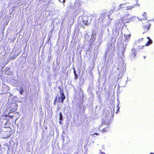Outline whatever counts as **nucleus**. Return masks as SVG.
Wrapping results in <instances>:
<instances>
[{
    "mask_svg": "<svg viewBox=\"0 0 154 154\" xmlns=\"http://www.w3.org/2000/svg\"><path fill=\"white\" fill-rule=\"evenodd\" d=\"M125 41H128L130 39L131 37V35L130 34H128V35H125Z\"/></svg>",
    "mask_w": 154,
    "mask_h": 154,
    "instance_id": "6e6552de",
    "label": "nucleus"
},
{
    "mask_svg": "<svg viewBox=\"0 0 154 154\" xmlns=\"http://www.w3.org/2000/svg\"><path fill=\"white\" fill-rule=\"evenodd\" d=\"M23 90L22 88H21V90L20 91V93L21 94H22V92H23Z\"/></svg>",
    "mask_w": 154,
    "mask_h": 154,
    "instance_id": "a211bd4d",
    "label": "nucleus"
},
{
    "mask_svg": "<svg viewBox=\"0 0 154 154\" xmlns=\"http://www.w3.org/2000/svg\"><path fill=\"white\" fill-rule=\"evenodd\" d=\"M73 72L74 74H75V73H76V72L74 68H73Z\"/></svg>",
    "mask_w": 154,
    "mask_h": 154,
    "instance_id": "aec40b11",
    "label": "nucleus"
},
{
    "mask_svg": "<svg viewBox=\"0 0 154 154\" xmlns=\"http://www.w3.org/2000/svg\"><path fill=\"white\" fill-rule=\"evenodd\" d=\"M109 130V127H106L104 128L102 130V131L103 133H104L106 132L107 131Z\"/></svg>",
    "mask_w": 154,
    "mask_h": 154,
    "instance_id": "9b49d317",
    "label": "nucleus"
},
{
    "mask_svg": "<svg viewBox=\"0 0 154 154\" xmlns=\"http://www.w3.org/2000/svg\"><path fill=\"white\" fill-rule=\"evenodd\" d=\"M59 88L60 90V96L58 97L57 96L56 97L53 102V104L54 105H55L57 102L63 103L64 100L66 99V96L63 92V90H61V88L59 87Z\"/></svg>",
    "mask_w": 154,
    "mask_h": 154,
    "instance_id": "f257e3e1",
    "label": "nucleus"
},
{
    "mask_svg": "<svg viewBox=\"0 0 154 154\" xmlns=\"http://www.w3.org/2000/svg\"><path fill=\"white\" fill-rule=\"evenodd\" d=\"M14 117V116L9 115V114H8V113H6L3 119V120L6 121V122L5 123V125H10L11 124V122H10V118L11 119V122H12L14 121L13 119H12Z\"/></svg>",
    "mask_w": 154,
    "mask_h": 154,
    "instance_id": "20e7f679",
    "label": "nucleus"
},
{
    "mask_svg": "<svg viewBox=\"0 0 154 154\" xmlns=\"http://www.w3.org/2000/svg\"><path fill=\"white\" fill-rule=\"evenodd\" d=\"M60 107H59V109H58V110H59L60 109Z\"/></svg>",
    "mask_w": 154,
    "mask_h": 154,
    "instance_id": "cd10ccee",
    "label": "nucleus"
},
{
    "mask_svg": "<svg viewBox=\"0 0 154 154\" xmlns=\"http://www.w3.org/2000/svg\"><path fill=\"white\" fill-rule=\"evenodd\" d=\"M149 154H154V153L150 152Z\"/></svg>",
    "mask_w": 154,
    "mask_h": 154,
    "instance_id": "393cba45",
    "label": "nucleus"
},
{
    "mask_svg": "<svg viewBox=\"0 0 154 154\" xmlns=\"http://www.w3.org/2000/svg\"><path fill=\"white\" fill-rule=\"evenodd\" d=\"M124 66V63L123 62L120 63V69H122V67Z\"/></svg>",
    "mask_w": 154,
    "mask_h": 154,
    "instance_id": "f8f14e48",
    "label": "nucleus"
},
{
    "mask_svg": "<svg viewBox=\"0 0 154 154\" xmlns=\"http://www.w3.org/2000/svg\"><path fill=\"white\" fill-rule=\"evenodd\" d=\"M105 16L103 14H101L100 15V17L98 19V20H100L101 21H103V20L104 18L105 17Z\"/></svg>",
    "mask_w": 154,
    "mask_h": 154,
    "instance_id": "9d476101",
    "label": "nucleus"
},
{
    "mask_svg": "<svg viewBox=\"0 0 154 154\" xmlns=\"http://www.w3.org/2000/svg\"><path fill=\"white\" fill-rule=\"evenodd\" d=\"M75 75V79H76L78 78V75L76 73H75L74 74Z\"/></svg>",
    "mask_w": 154,
    "mask_h": 154,
    "instance_id": "f3484780",
    "label": "nucleus"
},
{
    "mask_svg": "<svg viewBox=\"0 0 154 154\" xmlns=\"http://www.w3.org/2000/svg\"><path fill=\"white\" fill-rule=\"evenodd\" d=\"M80 11H80V8L79 9L78 8L77 9L75 10V12H77V13H80Z\"/></svg>",
    "mask_w": 154,
    "mask_h": 154,
    "instance_id": "4468645a",
    "label": "nucleus"
},
{
    "mask_svg": "<svg viewBox=\"0 0 154 154\" xmlns=\"http://www.w3.org/2000/svg\"><path fill=\"white\" fill-rule=\"evenodd\" d=\"M5 112H8V109H7V108H6V109Z\"/></svg>",
    "mask_w": 154,
    "mask_h": 154,
    "instance_id": "b1692460",
    "label": "nucleus"
},
{
    "mask_svg": "<svg viewBox=\"0 0 154 154\" xmlns=\"http://www.w3.org/2000/svg\"><path fill=\"white\" fill-rule=\"evenodd\" d=\"M2 131L3 132V136L5 138H8L11 136V134H10L11 128L9 127L4 128Z\"/></svg>",
    "mask_w": 154,
    "mask_h": 154,
    "instance_id": "7ed1b4c3",
    "label": "nucleus"
},
{
    "mask_svg": "<svg viewBox=\"0 0 154 154\" xmlns=\"http://www.w3.org/2000/svg\"><path fill=\"white\" fill-rule=\"evenodd\" d=\"M61 3H64L65 2L66 0H58Z\"/></svg>",
    "mask_w": 154,
    "mask_h": 154,
    "instance_id": "dca6fc26",
    "label": "nucleus"
},
{
    "mask_svg": "<svg viewBox=\"0 0 154 154\" xmlns=\"http://www.w3.org/2000/svg\"><path fill=\"white\" fill-rule=\"evenodd\" d=\"M150 20H149L146 22L145 23H143V29L146 31H147L150 28L151 24L149 23Z\"/></svg>",
    "mask_w": 154,
    "mask_h": 154,
    "instance_id": "39448f33",
    "label": "nucleus"
},
{
    "mask_svg": "<svg viewBox=\"0 0 154 154\" xmlns=\"http://www.w3.org/2000/svg\"><path fill=\"white\" fill-rule=\"evenodd\" d=\"M147 38L149 39V40L145 45L146 46H148L152 43V41L150 39L149 37H147Z\"/></svg>",
    "mask_w": 154,
    "mask_h": 154,
    "instance_id": "1a4fd4ad",
    "label": "nucleus"
},
{
    "mask_svg": "<svg viewBox=\"0 0 154 154\" xmlns=\"http://www.w3.org/2000/svg\"><path fill=\"white\" fill-rule=\"evenodd\" d=\"M144 47V45H142V46H141V48H142V47Z\"/></svg>",
    "mask_w": 154,
    "mask_h": 154,
    "instance_id": "bb28decb",
    "label": "nucleus"
},
{
    "mask_svg": "<svg viewBox=\"0 0 154 154\" xmlns=\"http://www.w3.org/2000/svg\"><path fill=\"white\" fill-rule=\"evenodd\" d=\"M136 3H135V6H140V4L138 3V1L136 0Z\"/></svg>",
    "mask_w": 154,
    "mask_h": 154,
    "instance_id": "2eb2a0df",
    "label": "nucleus"
},
{
    "mask_svg": "<svg viewBox=\"0 0 154 154\" xmlns=\"http://www.w3.org/2000/svg\"><path fill=\"white\" fill-rule=\"evenodd\" d=\"M17 109V104H14V105L12 106L11 109L10 110L9 112H8V114H9L10 113L14 111H16Z\"/></svg>",
    "mask_w": 154,
    "mask_h": 154,
    "instance_id": "423d86ee",
    "label": "nucleus"
},
{
    "mask_svg": "<svg viewBox=\"0 0 154 154\" xmlns=\"http://www.w3.org/2000/svg\"><path fill=\"white\" fill-rule=\"evenodd\" d=\"M61 121H60L59 122H60V123H61Z\"/></svg>",
    "mask_w": 154,
    "mask_h": 154,
    "instance_id": "c85d7f7f",
    "label": "nucleus"
},
{
    "mask_svg": "<svg viewBox=\"0 0 154 154\" xmlns=\"http://www.w3.org/2000/svg\"><path fill=\"white\" fill-rule=\"evenodd\" d=\"M101 153L102 154H105V153H104V152H101Z\"/></svg>",
    "mask_w": 154,
    "mask_h": 154,
    "instance_id": "a878e982",
    "label": "nucleus"
},
{
    "mask_svg": "<svg viewBox=\"0 0 154 154\" xmlns=\"http://www.w3.org/2000/svg\"><path fill=\"white\" fill-rule=\"evenodd\" d=\"M74 20H73V22H72V24H71V25H72L73 24V23H74Z\"/></svg>",
    "mask_w": 154,
    "mask_h": 154,
    "instance_id": "5701e85b",
    "label": "nucleus"
},
{
    "mask_svg": "<svg viewBox=\"0 0 154 154\" xmlns=\"http://www.w3.org/2000/svg\"><path fill=\"white\" fill-rule=\"evenodd\" d=\"M147 15L146 14L145 12H144L143 13L142 15V17L141 19H140V20H143L146 19L147 18Z\"/></svg>",
    "mask_w": 154,
    "mask_h": 154,
    "instance_id": "0eeeda50",
    "label": "nucleus"
},
{
    "mask_svg": "<svg viewBox=\"0 0 154 154\" xmlns=\"http://www.w3.org/2000/svg\"><path fill=\"white\" fill-rule=\"evenodd\" d=\"M123 48H124V50L122 51V53L123 54V52H125V51L126 47L124 48V47H123Z\"/></svg>",
    "mask_w": 154,
    "mask_h": 154,
    "instance_id": "6ab92c4d",
    "label": "nucleus"
},
{
    "mask_svg": "<svg viewBox=\"0 0 154 154\" xmlns=\"http://www.w3.org/2000/svg\"><path fill=\"white\" fill-rule=\"evenodd\" d=\"M99 135L100 134L97 133H95L93 135Z\"/></svg>",
    "mask_w": 154,
    "mask_h": 154,
    "instance_id": "412c9836",
    "label": "nucleus"
},
{
    "mask_svg": "<svg viewBox=\"0 0 154 154\" xmlns=\"http://www.w3.org/2000/svg\"><path fill=\"white\" fill-rule=\"evenodd\" d=\"M143 39V38H141V39H139L138 41H139V42H140V41H142V39Z\"/></svg>",
    "mask_w": 154,
    "mask_h": 154,
    "instance_id": "4be33fe9",
    "label": "nucleus"
},
{
    "mask_svg": "<svg viewBox=\"0 0 154 154\" xmlns=\"http://www.w3.org/2000/svg\"><path fill=\"white\" fill-rule=\"evenodd\" d=\"M93 17V15L85 16L82 18V22L84 26H88L91 23V21Z\"/></svg>",
    "mask_w": 154,
    "mask_h": 154,
    "instance_id": "f03ea898",
    "label": "nucleus"
},
{
    "mask_svg": "<svg viewBox=\"0 0 154 154\" xmlns=\"http://www.w3.org/2000/svg\"><path fill=\"white\" fill-rule=\"evenodd\" d=\"M59 115H60V120H62L63 117L62 115V114L61 112H60L59 113Z\"/></svg>",
    "mask_w": 154,
    "mask_h": 154,
    "instance_id": "ddd939ff",
    "label": "nucleus"
}]
</instances>
